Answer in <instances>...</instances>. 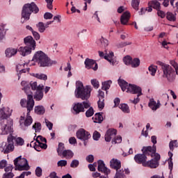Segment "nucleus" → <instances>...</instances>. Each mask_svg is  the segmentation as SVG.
<instances>
[{
    "label": "nucleus",
    "mask_w": 178,
    "mask_h": 178,
    "mask_svg": "<svg viewBox=\"0 0 178 178\" xmlns=\"http://www.w3.org/2000/svg\"><path fill=\"white\" fill-rule=\"evenodd\" d=\"M34 104V99H33L32 95H28L27 100L26 99H22L20 101L21 106L22 108H26L28 112L25 120L23 116H21L19 119V124L22 130H26L33 123V118L30 116V111H33Z\"/></svg>",
    "instance_id": "obj_1"
},
{
    "label": "nucleus",
    "mask_w": 178,
    "mask_h": 178,
    "mask_svg": "<svg viewBox=\"0 0 178 178\" xmlns=\"http://www.w3.org/2000/svg\"><path fill=\"white\" fill-rule=\"evenodd\" d=\"M33 62H36L40 67H51L54 65H56V60H51L48 54L42 51H36L32 58Z\"/></svg>",
    "instance_id": "obj_2"
},
{
    "label": "nucleus",
    "mask_w": 178,
    "mask_h": 178,
    "mask_svg": "<svg viewBox=\"0 0 178 178\" xmlns=\"http://www.w3.org/2000/svg\"><path fill=\"white\" fill-rule=\"evenodd\" d=\"M92 87L91 86H86L84 87L83 82L78 81L76 82L75 97L76 98H81L83 101L88 99L91 97V92Z\"/></svg>",
    "instance_id": "obj_3"
},
{
    "label": "nucleus",
    "mask_w": 178,
    "mask_h": 178,
    "mask_svg": "<svg viewBox=\"0 0 178 178\" xmlns=\"http://www.w3.org/2000/svg\"><path fill=\"white\" fill-rule=\"evenodd\" d=\"M40 9H38V7H37V5L34 2L25 4L22 11V23H24V20H30V16H31L33 12L34 13H38Z\"/></svg>",
    "instance_id": "obj_4"
},
{
    "label": "nucleus",
    "mask_w": 178,
    "mask_h": 178,
    "mask_svg": "<svg viewBox=\"0 0 178 178\" xmlns=\"http://www.w3.org/2000/svg\"><path fill=\"white\" fill-rule=\"evenodd\" d=\"M13 121L12 120H6L0 122V135L13 137Z\"/></svg>",
    "instance_id": "obj_5"
},
{
    "label": "nucleus",
    "mask_w": 178,
    "mask_h": 178,
    "mask_svg": "<svg viewBox=\"0 0 178 178\" xmlns=\"http://www.w3.org/2000/svg\"><path fill=\"white\" fill-rule=\"evenodd\" d=\"M127 92H128L129 94H136L137 95V97L134 98V99H130L129 100L130 104L137 105V104L140 102V97L143 95V89H141V87L134 84H129Z\"/></svg>",
    "instance_id": "obj_6"
},
{
    "label": "nucleus",
    "mask_w": 178,
    "mask_h": 178,
    "mask_svg": "<svg viewBox=\"0 0 178 178\" xmlns=\"http://www.w3.org/2000/svg\"><path fill=\"white\" fill-rule=\"evenodd\" d=\"M160 66L163 70V77L166 79L168 81H173L176 77L175 70H173L170 65L163 63H160Z\"/></svg>",
    "instance_id": "obj_7"
},
{
    "label": "nucleus",
    "mask_w": 178,
    "mask_h": 178,
    "mask_svg": "<svg viewBox=\"0 0 178 178\" xmlns=\"http://www.w3.org/2000/svg\"><path fill=\"white\" fill-rule=\"evenodd\" d=\"M31 87L33 91H35L33 95V98L35 101H41L44 98V85L38 84L37 81L31 82Z\"/></svg>",
    "instance_id": "obj_8"
},
{
    "label": "nucleus",
    "mask_w": 178,
    "mask_h": 178,
    "mask_svg": "<svg viewBox=\"0 0 178 178\" xmlns=\"http://www.w3.org/2000/svg\"><path fill=\"white\" fill-rule=\"evenodd\" d=\"M14 165L15 166V170H29L30 165H29V161L26 158H22V156L17 157L14 160Z\"/></svg>",
    "instance_id": "obj_9"
},
{
    "label": "nucleus",
    "mask_w": 178,
    "mask_h": 178,
    "mask_svg": "<svg viewBox=\"0 0 178 178\" xmlns=\"http://www.w3.org/2000/svg\"><path fill=\"white\" fill-rule=\"evenodd\" d=\"M13 140H15V136H8L7 143L3 142L0 145L1 152H3V154H9V152H12V151L15 149Z\"/></svg>",
    "instance_id": "obj_10"
},
{
    "label": "nucleus",
    "mask_w": 178,
    "mask_h": 178,
    "mask_svg": "<svg viewBox=\"0 0 178 178\" xmlns=\"http://www.w3.org/2000/svg\"><path fill=\"white\" fill-rule=\"evenodd\" d=\"M91 104L88 102H83V103H75L72 106V113L74 115H79L81 112H84V109H88Z\"/></svg>",
    "instance_id": "obj_11"
},
{
    "label": "nucleus",
    "mask_w": 178,
    "mask_h": 178,
    "mask_svg": "<svg viewBox=\"0 0 178 178\" xmlns=\"http://www.w3.org/2000/svg\"><path fill=\"white\" fill-rule=\"evenodd\" d=\"M142 152L144 154L151 155V156H154V161H159L161 159V155L158 153H156V146L153 145V147L148 146V147H143L142 149Z\"/></svg>",
    "instance_id": "obj_12"
},
{
    "label": "nucleus",
    "mask_w": 178,
    "mask_h": 178,
    "mask_svg": "<svg viewBox=\"0 0 178 178\" xmlns=\"http://www.w3.org/2000/svg\"><path fill=\"white\" fill-rule=\"evenodd\" d=\"M76 137L79 140L83 141L84 145H87V140L91 138V134L84 129H80L76 131Z\"/></svg>",
    "instance_id": "obj_13"
},
{
    "label": "nucleus",
    "mask_w": 178,
    "mask_h": 178,
    "mask_svg": "<svg viewBox=\"0 0 178 178\" xmlns=\"http://www.w3.org/2000/svg\"><path fill=\"white\" fill-rule=\"evenodd\" d=\"M99 55L101 58L104 57L106 60L109 62L110 65H116L118 61L114 58L113 52L111 51L108 53V51H105V54L103 51H99Z\"/></svg>",
    "instance_id": "obj_14"
},
{
    "label": "nucleus",
    "mask_w": 178,
    "mask_h": 178,
    "mask_svg": "<svg viewBox=\"0 0 178 178\" xmlns=\"http://www.w3.org/2000/svg\"><path fill=\"white\" fill-rule=\"evenodd\" d=\"M12 115V109L9 107H3L0 109V121L8 120V118H10Z\"/></svg>",
    "instance_id": "obj_15"
},
{
    "label": "nucleus",
    "mask_w": 178,
    "mask_h": 178,
    "mask_svg": "<svg viewBox=\"0 0 178 178\" xmlns=\"http://www.w3.org/2000/svg\"><path fill=\"white\" fill-rule=\"evenodd\" d=\"M28 65V63L18 64L17 65L16 70L17 72L18 80H20V76H22L23 73H29L30 72V68L27 67Z\"/></svg>",
    "instance_id": "obj_16"
},
{
    "label": "nucleus",
    "mask_w": 178,
    "mask_h": 178,
    "mask_svg": "<svg viewBox=\"0 0 178 178\" xmlns=\"http://www.w3.org/2000/svg\"><path fill=\"white\" fill-rule=\"evenodd\" d=\"M24 42L26 47H28V48H30L33 51L35 49V47H36L35 40H34V38H33V37L27 36L24 38Z\"/></svg>",
    "instance_id": "obj_17"
},
{
    "label": "nucleus",
    "mask_w": 178,
    "mask_h": 178,
    "mask_svg": "<svg viewBox=\"0 0 178 178\" xmlns=\"http://www.w3.org/2000/svg\"><path fill=\"white\" fill-rule=\"evenodd\" d=\"M97 170L99 172H102V173H104V175H109L111 173V170H109L105 165V163L102 160H99L97 161Z\"/></svg>",
    "instance_id": "obj_18"
},
{
    "label": "nucleus",
    "mask_w": 178,
    "mask_h": 178,
    "mask_svg": "<svg viewBox=\"0 0 178 178\" xmlns=\"http://www.w3.org/2000/svg\"><path fill=\"white\" fill-rule=\"evenodd\" d=\"M116 134H118V131L116 129H108L104 136L105 141L106 143H111L112 138H115L116 137Z\"/></svg>",
    "instance_id": "obj_19"
},
{
    "label": "nucleus",
    "mask_w": 178,
    "mask_h": 178,
    "mask_svg": "<svg viewBox=\"0 0 178 178\" xmlns=\"http://www.w3.org/2000/svg\"><path fill=\"white\" fill-rule=\"evenodd\" d=\"M85 66L86 69H92L95 71L98 70V64L92 59L86 58L85 60Z\"/></svg>",
    "instance_id": "obj_20"
},
{
    "label": "nucleus",
    "mask_w": 178,
    "mask_h": 178,
    "mask_svg": "<svg viewBox=\"0 0 178 178\" xmlns=\"http://www.w3.org/2000/svg\"><path fill=\"white\" fill-rule=\"evenodd\" d=\"M148 155L143 152V154H138L134 156V161L136 163H142L143 166H144V163L147 162V156Z\"/></svg>",
    "instance_id": "obj_21"
},
{
    "label": "nucleus",
    "mask_w": 178,
    "mask_h": 178,
    "mask_svg": "<svg viewBox=\"0 0 178 178\" xmlns=\"http://www.w3.org/2000/svg\"><path fill=\"white\" fill-rule=\"evenodd\" d=\"M110 166L112 169H115L116 172L118 170H122V163L118 159H113L110 161Z\"/></svg>",
    "instance_id": "obj_22"
},
{
    "label": "nucleus",
    "mask_w": 178,
    "mask_h": 178,
    "mask_svg": "<svg viewBox=\"0 0 178 178\" xmlns=\"http://www.w3.org/2000/svg\"><path fill=\"white\" fill-rule=\"evenodd\" d=\"M149 108L152 109V111H156L157 109H159L161 108V102L158 100L157 103L154 99H150L149 104H148Z\"/></svg>",
    "instance_id": "obj_23"
},
{
    "label": "nucleus",
    "mask_w": 178,
    "mask_h": 178,
    "mask_svg": "<svg viewBox=\"0 0 178 178\" xmlns=\"http://www.w3.org/2000/svg\"><path fill=\"white\" fill-rule=\"evenodd\" d=\"M143 166L145 168H151V169H155L159 166V163L156 161V160H154L153 159L150 161H146V163H143Z\"/></svg>",
    "instance_id": "obj_24"
},
{
    "label": "nucleus",
    "mask_w": 178,
    "mask_h": 178,
    "mask_svg": "<svg viewBox=\"0 0 178 178\" xmlns=\"http://www.w3.org/2000/svg\"><path fill=\"white\" fill-rule=\"evenodd\" d=\"M32 49L30 47H28L27 46L25 47H20L18 49V51L20 52V54L22 56H26V55H30V53L31 52Z\"/></svg>",
    "instance_id": "obj_25"
},
{
    "label": "nucleus",
    "mask_w": 178,
    "mask_h": 178,
    "mask_svg": "<svg viewBox=\"0 0 178 178\" xmlns=\"http://www.w3.org/2000/svg\"><path fill=\"white\" fill-rule=\"evenodd\" d=\"M129 19H130V13H129V11H126L121 16V18H120L121 24H124V25L127 24Z\"/></svg>",
    "instance_id": "obj_26"
},
{
    "label": "nucleus",
    "mask_w": 178,
    "mask_h": 178,
    "mask_svg": "<svg viewBox=\"0 0 178 178\" xmlns=\"http://www.w3.org/2000/svg\"><path fill=\"white\" fill-rule=\"evenodd\" d=\"M6 58H12L17 54V49L8 48L5 51Z\"/></svg>",
    "instance_id": "obj_27"
},
{
    "label": "nucleus",
    "mask_w": 178,
    "mask_h": 178,
    "mask_svg": "<svg viewBox=\"0 0 178 178\" xmlns=\"http://www.w3.org/2000/svg\"><path fill=\"white\" fill-rule=\"evenodd\" d=\"M118 84L122 91H127L129 90V83L122 79H118Z\"/></svg>",
    "instance_id": "obj_28"
},
{
    "label": "nucleus",
    "mask_w": 178,
    "mask_h": 178,
    "mask_svg": "<svg viewBox=\"0 0 178 178\" xmlns=\"http://www.w3.org/2000/svg\"><path fill=\"white\" fill-rule=\"evenodd\" d=\"M102 113H97L94 117H92V120L94 123H102L104 122V116Z\"/></svg>",
    "instance_id": "obj_29"
},
{
    "label": "nucleus",
    "mask_w": 178,
    "mask_h": 178,
    "mask_svg": "<svg viewBox=\"0 0 178 178\" xmlns=\"http://www.w3.org/2000/svg\"><path fill=\"white\" fill-rule=\"evenodd\" d=\"M61 155H63L64 158H66V159H72V158L74 156V153L70 149H65L63 150Z\"/></svg>",
    "instance_id": "obj_30"
},
{
    "label": "nucleus",
    "mask_w": 178,
    "mask_h": 178,
    "mask_svg": "<svg viewBox=\"0 0 178 178\" xmlns=\"http://www.w3.org/2000/svg\"><path fill=\"white\" fill-rule=\"evenodd\" d=\"M97 45H99V47H101V48H106V47L109 45V42L108 41V40L105 39L104 37L102 36L97 42Z\"/></svg>",
    "instance_id": "obj_31"
},
{
    "label": "nucleus",
    "mask_w": 178,
    "mask_h": 178,
    "mask_svg": "<svg viewBox=\"0 0 178 178\" xmlns=\"http://www.w3.org/2000/svg\"><path fill=\"white\" fill-rule=\"evenodd\" d=\"M34 111L36 115H44V113H45V108H44V106H35Z\"/></svg>",
    "instance_id": "obj_32"
},
{
    "label": "nucleus",
    "mask_w": 178,
    "mask_h": 178,
    "mask_svg": "<svg viewBox=\"0 0 178 178\" xmlns=\"http://www.w3.org/2000/svg\"><path fill=\"white\" fill-rule=\"evenodd\" d=\"M149 5L150 6H152L154 9H156L157 10H159L161 9V3H159L156 0H152L149 2Z\"/></svg>",
    "instance_id": "obj_33"
},
{
    "label": "nucleus",
    "mask_w": 178,
    "mask_h": 178,
    "mask_svg": "<svg viewBox=\"0 0 178 178\" xmlns=\"http://www.w3.org/2000/svg\"><path fill=\"white\" fill-rule=\"evenodd\" d=\"M33 77H35L36 79H39V80H43L44 81H47L48 80V76L45 74L42 73H35L33 74Z\"/></svg>",
    "instance_id": "obj_34"
},
{
    "label": "nucleus",
    "mask_w": 178,
    "mask_h": 178,
    "mask_svg": "<svg viewBox=\"0 0 178 178\" xmlns=\"http://www.w3.org/2000/svg\"><path fill=\"white\" fill-rule=\"evenodd\" d=\"M87 29H82L77 33L78 38L81 40H86L87 38Z\"/></svg>",
    "instance_id": "obj_35"
},
{
    "label": "nucleus",
    "mask_w": 178,
    "mask_h": 178,
    "mask_svg": "<svg viewBox=\"0 0 178 178\" xmlns=\"http://www.w3.org/2000/svg\"><path fill=\"white\" fill-rule=\"evenodd\" d=\"M111 84H112V81L111 80L102 82V89L104 90V91H108V90L111 88Z\"/></svg>",
    "instance_id": "obj_36"
},
{
    "label": "nucleus",
    "mask_w": 178,
    "mask_h": 178,
    "mask_svg": "<svg viewBox=\"0 0 178 178\" xmlns=\"http://www.w3.org/2000/svg\"><path fill=\"white\" fill-rule=\"evenodd\" d=\"M120 109L124 112V113H130V108H129V105L126 104H120L119 106Z\"/></svg>",
    "instance_id": "obj_37"
},
{
    "label": "nucleus",
    "mask_w": 178,
    "mask_h": 178,
    "mask_svg": "<svg viewBox=\"0 0 178 178\" xmlns=\"http://www.w3.org/2000/svg\"><path fill=\"white\" fill-rule=\"evenodd\" d=\"M168 156H170L168 161V168L171 170H173V161H172V156H173V153L169 152H168Z\"/></svg>",
    "instance_id": "obj_38"
},
{
    "label": "nucleus",
    "mask_w": 178,
    "mask_h": 178,
    "mask_svg": "<svg viewBox=\"0 0 178 178\" xmlns=\"http://www.w3.org/2000/svg\"><path fill=\"white\" fill-rule=\"evenodd\" d=\"M114 178H126V175H124V171L122 168V170L116 171Z\"/></svg>",
    "instance_id": "obj_39"
},
{
    "label": "nucleus",
    "mask_w": 178,
    "mask_h": 178,
    "mask_svg": "<svg viewBox=\"0 0 178 178\" xmlns=\"http://www.w3.org/2000/svg\"><path fill=\"white\" fill-rule=\"evenodd\" d=\"M36 27H38V31L40 33H44V31H45L46 30L45 24H44L43 22H39L38 24H37Z\"/></svg>",
    "instance_id": "obj_40"
},
{
    "label": "nucleus",
    "mask_w": 178,
    "mask_h": 178,
    "mask_svg": "<svg viewBox=\"0 0 178 178\" xmlns=\"http://www.w3.org/2000/svg\"><path fill=\"white\" fill-rule=\"evenodd\" d=\"M166 17L169 20V22H175L176 21V15H175L170 12L167 13Z\"/></svg>",
    "instance_id": "obj_41"
},
{
    "label": "nucleus",
    "mask_w": 178,
    "mask_h": 178,
    "mask_svg": "<svg viewBox=\"0 0 178 178\" xmlns=\"http://www.w3.org/2000/svg\"><path fill=\"white\" fill-rule=\"evenodd\" d=\"M131 67H138V66H140V59L134 58V60H131Z\"/></svg>",
    "instance_id": "obj_42"
},
{
    "label": "nucleus",
    "mask_w": 178,
    "mask_h": 178,
    "mask_svg": "<svg viewBox=\"0 0 178 178\" xmlns=\"http://www.w3.org/2000/svg\"><path fill=\"white\" fill-rule=\"evenodd\" d=\"M63 149H65V144L60 143L58 144V147L57 149V152L59 155V156H62V153L63 152Z\"/></svg>",
    "instance_id": "obj_43"
},
{
    "label": "nucleus",
    "mask_w": 178,
    "mask_h": 178,
    "mask_svg": "<svg viewBox=\"0 0 178 178\" xmlns=\"http://www.w3.org/2000/svg\"><path fill=\"white\" fill-rule=\"evenodd\" d=\"M5 34H6V31H5V27L3 25L0 24V40H3V38H5Z\"/></svg>",
    "instance_id": "obj_44"
},
{
    "label": "nucleus",
    "mask_w": 178,
    "mask_h": 178,
    "mask_svg": "<svg viewBox=\"0 0 178 178\" xmlns=\"http://www.w3.org/2000/svg\"><path fill=\"white\" fill-rule=\"evenodd\" d=\"M140 6V0H132L131 6L135 10H138V6Z\"/></svg>",
    "instance_id": "obj_45"
},
{
    "label": "nucleus",
    "mask_w": 178,
    "mask_h": 178,
    "mask_svg": "<svg viewBox=\"0 0 178 178\" xmlns=\"http://www.w3.org/2000/svg\"><path fill=\"white\" fill-rule=\"evenodd\" d=\"M32 128L34 129L35 133H40V131H41V123L35 122Z\"/></svg>",
    "instance_id": "obj_46"
},
{
    "label": "nucleus",
    "mask_w": 178,
    "mask_h": 178,
    "mask_svg": "<svg viewBox=\"0 0 178 178\" xmlns=\"http://www.w3.org/2000/svg\"><path fill=\"white\" fill-rule=\"evenodd\" d=\"M38 143V144L36 145V147H35V149L36 150V151H38V152H39L40 150H38V149H37V147H40V148H42L43 149H47V145L45 144V143H42V142H40V141H38V142H37Z\"/></svg>",
    "instance_id": "obj_47"
},
{
    "label": "nucleus",
    "mask_w": 178,
    "mask_h": 178,
    "mask_svg": "<svg viewBox=\"0 0 178 178\" xmlns=\"http://www.w3.org/2000/svg\"><path fill=\"white\" fill-rule=\"evenodd\" d=\"M79 165H80V161H79L77 159H74L70 163V168L75 169V168H77Z\"/></svg>",
    "instance_id": "obj_48"
},
{
    "label": "nucleus",
    "mask_w": 178,
    "mask_h": 178,
    "mask_svg": "<svg viewBox=\"0 0 178 178\" xmlns=\"http://www.w3.org/2000/svg\"><path fill=\"white\" fill-rule=\"evenodd\" d=\"M148 70L151 76H155L156 73V66L150 65Z\"/></svg>",
    "instance_id": "obj_49"
},
{
    "label": "nucleus",
    "mask_w": 178,
    "mask_h": 178,
    "mask_svg": "<svg viewBox=\"0 0 178 178\" xmlns=\"http://www.w3.org/2000/svg\"><path fill=\"white\" fill-rule=\"evenodd\" d=\"M112 144H120L122 143V136H116L112 140Z\"/></svg>",
    "instance_id": "obj_50"
},
{
    "label": "nucleus",
    "mask_w": 178,
    "mask_h": 178,
    "mask_svg": "<svg viewBox=\"0 0 178 178\" xmlns=\"http://www.w3.org/2000/svg\"><path fill=\"white\" fill-rule=\"evenodd\" d=\"M94 115V108L92 107H90L89 109L86 112V118H91Z\"/></svg>",
    "instance_id": "obj_51"
},
{
    "label": "nucleus",
    "mask_w": 178,
    "mask_h": 178,
    "mask_svg": "<svg viewBox=\"0 0 178 178\" xmlns=\"http://www.w3.org/2000/svg\"><path fill=\"white\" fill-rule=\"evenodd\" d=\"M123 62L127 65H131V57L130 56H127L123 58Z\"/></svg>",
    "instance_id": "obj_52"
},
{
    "label": "nucleus",
    "mask_w": 178,
    "mask_h": 178,
    "mask_svg": "<svg viewBox=\"0 0 178 178\" xmlns=\"http://www.w3.org/2000/svg\"><path fill=\"white\" fill-rule=\"evenodd\" d=\"M90 83L92 86L94 87V88H99V81L97 79H92L90 81Z\"/></svg>",
    "instance_id": "obj_53"
},
{
    "label": "nucleus",
    "mask_w": 178,
    "mask_h": 178,
    "mask_svg": "<svg viewBox=\"0 0 178 178\" xmlns=\"http://www.w3.org/2000/svg\"><path fill=\"white\" fill-rule=\"evenodd\" d=\"M97 104L99 109L102 110L103 108H105V99H99Z\"/></svg>",
    "instance_id": "obj_54"
},
{
    "label": "nucleus",
    "mask_w": 178,
    "mask_h": 178,
    "mask_svg": "<svg viewBox=\"0 0 178 178\" xmlns=\"http://www.w3.org/2000/svg\"><path fill=\"white\" fill-rule=\"evenodd\" d=\"M170 149L173 151L175 149V147H177V140H172L169 143Z\"/></svg>",
    "instance_id": "obj_55"
},
{
    "label": "nucleus",
    "mask_w": 178,
    "mask_h": 178,
    "mask_svg": "<svg viewBox=\"0 0 178 178\" xmlns=\"http://www.w3.org/2000/svg\"><path fill=\"white\" fill-rule=\"evenodd\" d=\"M157 15L161 19H165V17L166 16V13L164 11H163L162 10H161V8L157 10Z\"/></svg>",
    "instance_id": "obj_56"
},
{
    "label": "nucleus",
    "mask_w": 178,
    "mask_h": 178,
    "mask_svg": "<svg viewBox=\"0 0 178 178\" xmlns=\"http://www.w3.org/2000/svg\"><path fill=\"white\" fill-rule=\"evenodd\" d=\"M35 175L38 177H41V176H42V169L41 168V167L36 168Z\"/></svg>",
    "instance_id": "obj_57"
},
{
    "label": "nucleus",
    "mask_w": 178,
    "mask_h": 178,
    "mask_svg": "<svg viewBox=\"0 0 178 178\" xmlns=\"http://www.w3.org/2000/svg\"><path fill=\"white\" fill-rule=\"evenodd\" d=\"M93 140H95V141H98L99 140V138H101V134H99V132L95 131L93 133Z\"/></svg>",
    "instance_id": "obj_58"
},
{
    "label": "nucleus",
    "mask_w": 178,
    "mask_h": 178,
    "mask_svg": "<svg viewBox=\"0 0 178 178\" xmlns=\"http://www.w3.org/2000/svg\"><path fill=\"white\" fill-rule=\"evenodd\" d=\"M52 17H54V15H52L51 13H45L44 14V19L45 20H50V19H52Z\"/></svg>",
    "instance_id": "obj_59"
},
{
    "label": "nucleus",
    "mask_w": 178,
    "mask_h": 178,
    "mask_svg": "<svg viewBox=\"0 0 178 178\" xmlns=\"http://www.w3.org/2000/svg\"><path fill=\"white\" fill-rule=\"evenodd\" d=\"M67 165V161L66 160H60L57 163L58 166H60L61 168L63 166H66Z\"/></svg>",
    "instance_id": "obj_60"
},
{
    "label": "nucleus",
    "mask_w": 178,
    "mask_h": 178,
    "mask_svg": "<svg viewBox=\"0 0 178 178\" xmlns=\"http://www.w3.org/2000/svg\"><path fill=\"white\" fill-rule=\"evenodd\" d=\"M97 97L99 99H105V92L101 90H99Z\"/></svg>",
    "instance_id": "obj_61"
},
{
    "label": "nucleus",
    "mask_w": 178,
    "mask_h": 178,
    "mask_svg": "<svg viewBox=\"0 0 178 178\" xmlns=\"http://www.w3.org/2000/svg\"><path fill=\"white\" fill-rule=\"evenodd\" d=\"M170 65L175 69L176 74H178V64L176 63V61H171Z\"/></svg>",
    "instance_id": "obj_62"
},
{
    "label": "nucleus",
    "mask_w": 178,
    "mask_h": 178,
    "mask_svg": "<svg viewBox=\"0 0 178 178\" xmlns=\"http://www.w3.org/2000/svg\"><path fill=\"white\" fill-rule=\"evenodd\" d=\"M14 176L15 175H13L12 172H6L3 174V178H13Z\"/></svg>",
    "instance_id": "obj_63"
},
{
    "label": "nucleus",
    "mask_w": 178,
    "mask_h": 178,
    "mask_svg": "<svg viewBox=\"0 0 178 178\" xmlns=\"http://www.w3.org/2000/svg\"><path fill=\"white\" fill-rule=\"evenodd\" d=\"M16 143L17 145H23L24 144V140L22 138H17L16 139Z\"/></svg>",
    "instance_id": "obj_64"
}]
</instances>
